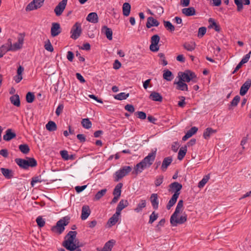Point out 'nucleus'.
I'll list each match as a JSON object with an SVG mask.
<instances>
[{
	"mask_svg": "<svg viewBox=\"0 0 251 251\" xmlns=\"http://www.w3.org/2000/svg\"><path fill=\"white\" fill-rule=\"evenodd\" d=\"M172 161L173 159L171 157H167L163 159L161 165L162 171L165 172L167 170L168 166L171 164Z\"/></svg>",
	"mask_w": 251,
	"mask_h": 251,
	"instance_id": "22",
	"label": "nucleus"
},
{
	"mask_svg": "<svg viewBox=\"0 0 251 251\" xmlns=\"http://www.w3.org/2000/svg\"><path fill=\"white\" fill-rule=\"evenodd\" d=\"M135 115L141 120H144L146 118V114L144 112L137 111L135 113Z\"/></svg>",
	"mask_w": 251,
	"mask_h": 251,
	"instance_id": "59",
	"label": "nucleus"
},
{
	"mask_svg": "<svg viewBox=\"0 0 251 251\" xmlns=\"http://www.w3.org/2000/svg\"><path fill=\"white\" fill-rule=\"evenodd\" d=\"M2 174L7 179H10L13 177V172L8 169L1 168L0 169Z\"/></svg>",
	"mask_w": 251,
	"mask_h": 251,
	"instance_id": "28",
	"label": "nucleus"
},
{
	"mask_svg": "<svg viewBox=\"0 0 251 251\" xmlns=\"http://www.w3.org/2000/svg\"><path fill=\"white\" fill-rule=\"evenodd\" d=\"M107 192L106 189H103L98 191L95 196L94 200L95 201L100 200L103 196H104Z\"/></svg>",
	"mask_w": 251,
	"mask_h": 251,
	"instance_id": "40",
	"label": "nucleus"
},
{
	"mask_svg": "<svg viewBox=\"0 0 251 251\" xmlns=\"http://www.w3.org/2000/svg\"><path fill=\"white\" fill-rule=\"evenodd\" d=\"M240 100V96L238 95L236 96L230 102V105L232 106H236L238 105Z\"/></svg>",
	"mask_w": 251,
	"mask_h": 251,
	"instance_id": "54",
	"label": "nucleus"
},
{
	"mask_svg": "<svg viewBox=\"0 0 251 251\" xmlns=\"http://www.w3.org/2000/svg\"><path fill=\"white\" fill-rule=\"evenodd\" d=\"M158 217V215L154 211L152 212L150 216L149 223L152 224Z\"/></svg>",
	"mask_w": 251,
	"mask_h": 251,
	"instance_id": "51",
	"label": "nucleus"
},
{
	"mask_svg": "<svg viewBox=\"0 0 251 251\" xmlns=\"http://www.w3.org/2000/svg\"><path fill=\"white\" fill-rule=\"evenodd\" d=\"M206 28L205 27H201L199 28L198 36L202 37L206 33Z\"/></svg>",
	"mask_w": 251,
	"mask_h": 251,
	"instance_id": "58",
	"label": "nucleus"
},
{
	"mask_svg": "<svg viewBox=\"0 0 251 251\" xmlns=\"http://www.w3.org/2000/svg\"><path fill=\"white\" fill-rule=\"evenodd\" d=\"M11 102L15 106L19 107L20 106V100L18 95H14L10 98Z\"/></svg>",
	"mask_w": 251,
	"mask_h": 251,
	"instance_id": "30",
	"label": "nucleus"
},
{
	"mask_svg": "<svg viewBox=\"0 0 251 251\" xmlns=\"http://www.w3.org/2000/svg\"><path fill=\"white\" fill-rule=\"evenodd\" d=\"M178 198V196H176V194H174L172 196L166 206V208L168 210L170 209L176 203Z\"/></svg>",
	"mask_w": 251,
	"mask_h": 251,
	"instance_id": "31",
	"label": "nucleus"
},
{
	"mask_svg": "<svg viewBox=\"0 0 251 251\" xmlns=\"http://www.w3.org/2000/svg\"><path fill=\"white\" fill-rule=\"evenodd\" d=\"M177 77L184 82H189L192 81L193 82H196L197 77L195 74L190 70H187L184 72H179L178 73Z\"/></svg>",
	"mask_w": 251,
	"mask_h": 251,
	"instance_id": "3",
	"label": "nucleus"
},
{
	"mask_svg": "<svg viewBox=\"0 0 251 251\" xmlns=\"http://www.w3.org/2000/svg\"><path fill=\"white\" fill-rule=\"evenodd\" d=\"M169 191L174 192V194H176V196H179L180 194V191L182 189V185L177 182H174L169 185Z\"/></svg>",
	"mask_w": 251,
	"mask_h": 251,
	"instance_id": "11",
	"label": "nucleus"
},
{
	"mask_svg": "<svg viewBox=\"0 0 251 251\" xmlns=\"http://www.w3.org/2000/svg\"><path fill=\"white\" fill-rule=\"evenodd\" d=\"M164 25L167 30L172 32L175 29V26L170 21H164Z\"/></svg>",
	"mask_w": 251,
	"mask_h": 251,
	"instance_id": "47",
	"label": "nucleus"
},
{
	"mask_svg": "<svg viewBox=\"0 0 251 251\" xmlns=\"http://www.w3.org/2000/svg\"><path fill=\"white\" fill-rule=\"evenodd\" d=\"M8 47H9L10 50H16L20 49L22 46L18 42L14 43L12 45L11 42H10V45H8Z\"/></svg>",
	"mask_w": 251,
	"mask_h": 251,
	"instance_id": "46",
	"label": "nucleus"
},
{
	"mask_svg": "<svg viewBox=\"0 0 251 251\" xmlns=\"http://www.w3.org/2000/svg\"><path fill=\"white\" fill-rule=\"evenodd\" d=\"M131 9V6L128 2H125L123 5V13L125 16H129Z\"/></svg>",
	"mask_w": 251,
	"mask_h": 251,
	"instance_id": "29",
	"label": "nucleus"
},
{
	"mask_svg": "<svg viewBox=\"0 0 251 251\" xmlns=\"http://www.w3.org/2000/svg\"><path fill=\"white\" fill-rule=\"evenodd\" d=\"M209 23L211 24L210 26L213 27L215 31L219 32L221 30V27L212 18H210L208 20Z\"/></svg>",
	"mask_w": 251,
	"mask_h": 251,
	"instance_id": "42",
	"label": "nucleus"
},
{
	"mask_svg": "<svg viewBox=\"0 0 251 251\" xmlns=\"http://www.w3.org/2000/svg\"><path fill=\"white\" fill-rule=\"evenodd\" d=\"M71 38L74 40H76L80 36L82 32L81 24L76 22L73 26L71 30Z\"/></svg>",
	"mask_w": 251,
	"mask_h": 251,
	"instance_id": "7",
	"label": "nucleus"
},
{
	"mask_svg": "<svg viewBox=\"0 0 251 251\" xmlns=\"http://www.w3.org/2000/svg\"><path fill=\"white\" fill-rule=\"evenodd\" d=\"M160 37L157 34L154 35L151 37V44L150 46V49L151 51L156 52L159 50V47L158 45Z\"/></svg>",
	"mask_w": 251,
	"mask_h": 251,
	"instance_id": "8",
	"label": "nucleus"
},
{
	"mask_svg": "<svg viewBox=\"0 0 251 251\" xmlns=\"http://www.w3.org/2000/svg\"><path fill=\"white\" fill-rule=\"evenodd\" d=\"M37 225L40 227H43L45 225V220L41 216H38L36 220Z\"/></svg>",
	"mask_w": 251,
	"mask_h": 251,
	"instance_id": "52",
	"label": "nucleus"
},
{
	"mask_svg": "<svg viewBox=\"0 0 251 251\" xmlns=\"http://www.w3.org/2000/svg\"><path fill=\"white\" fill-rule=\"evenodd\" d=\"M61 32L60 25L58 23H52L50 29L51 35L55 37L58 35Z\"/></svg>",
	"mask_w": 251,
	"mask_h": 251,
	"instance_id": "12",
	"label": "nucleus"
},
{
	"mask_svg": "<svg viewBox=\"0 0 251 251\" xmlns=\"http://www.w3.org/2000/svg\"><path fill=\"white\" fill-rule=\"evenodd\" d=\"M174 84H176V89L181 91H188V85L184 81L181 80L180 79H178V81L174 82Z\"/></svg>",
	"mask_w": 251,
	"mask_h": 251,
	"instance_id": "16",
	"label": "nucleus"
},
{
	"mask_svg": "<svg viewBox=\"0 0 251 251\" xmlns=\"http://www.w3.org/2000/svg\"><path fill=\"white\" fill-rule=\"evenodd\" d=\"M158 197L157 194L153 193L151 195L150 198L151 205L154 210H156L158 208L159 201Z\"/></svg>",
	"mask_w": 251,
	"mask_h": 251,
	"instance_id": "14",
	"label": "nucleus"
},
{
	"mask_svg": "<svg viewBox=\"0 0 251 251\" xmlns=\"http://www.w3.org/2000/svg\"><path fill=\"white\" fill-rule=\"evenodd\" d=\"M149 98L152 100L156 101L161 102L163 100L162 96L159 93L156 92H152L150 94Z\"/></svg>",
	"mask_w": 251,
	"mask_h": 251,
	"instance_id": "25",
	"label": "nucleus"
},
{
	"mask_svg": "<svg viewBox=\"0 0 251 251\" xmlns=\"http://www.w3.org/2000/svg\"><path fill=\"white\" fill-rule=\"evenodd\" d=\"M81 125L82 126L86 129H89L92 126V123L88 118L82 119Z\"/></svg>",
	"mask_w": 251,
	"mask_h": 251,
	"instance_id": "41",
	"label": "nucleus"
},
{
	"mask_svg": "<svg viewBox=\"0 0 251 251\" xmlns=\"http://www.w3.org/2000/svg\"><path fill=\"white\" fill-rule=\"evenodd\" d=\"M251 86V79H248L246 82L242 85L240 90V94L241 96H244L248 90Z\"/></svg>",
	"mask_w": 251,
	"mask_h": 251,
	"instance_id": "13",
	"label": "nucleus"
},
{
	"mask_svg": "<svg viewBox=\"0 0 251 251\" xmlns=\"http://www.w3.org/2000/svg\"><path fill=\"white\" fill-rule=\"evenodd\" d=\"M46 127L50 131H54L57 129V126L55 123L52 121H49L46 124Z\"/></svg>",
	"mask_w": 251,
	"mask_h": 251,
	"instance_id": "33",
	"label": "nucleus"
},
{
	"mask_svg": "<svg viewBox=\"0 0 251 251\" xmlns=\"http://www.w3.org/2000/svg\"><path fill=\"white\" fill-rule=\"evenodd\" d=\"M26 169H28V168L29 167H35L37 165V161L34 158L26 157Z\"/></svg>",
	"mask_w": 251,
	"mask_h": 251,
	"instance_id": "27",
	"label": "nucleus"
},
{
	"mask_svg": "<svg viewBox=\"0 0 251 251\" xmlns=\"http://www.w3.org/2000/svg\"><path fill=\"white\" fill-rule=\"evenodd\" d=\"M20 151L24 154H27L29 152L30 149L27 144H21L19 146Z\"/></svg>",
	"mask_w": 251,
	"mask_h": 251,
	"instance_id": "45",
	"label": "nucleus"
},
{
	"mask_svg": "<svg viewBox=\"0 0 251 251\" xmlns=\"http://www.w3.org/2000/svg\"><path fill=\"white\" fill-rule=\"evenodd\" d=\"M128 205V202L126 200H121L116 208V212L121 214V211Z\"/></svg>",
	"mask_w": 251,
	"mask_h": 251,
	"instance_id": "19",
	"label": "nucleus"
},
{
	"mask_svg": "<svg viewBox=\"0 0 251 251\" xmlns=\"http://www.w3.org/2000/svg\"><path fill=\"white\" fill-rule=\"evenodd\" d=\"M16 136L15 132H12V129L8 128L6 130L5 134L3 136V140L6 141H9L14 138Z\"/></svg>",
	"mask_w": 251,
	"mask_h": 251,
	"instance_id": "18",
	"label": "nucleus"
},
{
	"mask_svg": "<svg viewBox=\"0 0 251 251\" xmlns=\"http://www.w3.org/2000/svg\"><path fill=\"white\" fill-rule=\"evenodd\" d=\"M86 20L92 23L96 24L99 21L98 14L95 12L90 13L88 15Z\"/></svg>",
	"mask_w": 251,
	"mask_h": 251,
	"instance_id": "20",
	"label": "nucleus"
},
{
	"mask_svg": "<svg viewBox=\"0 0 251 251\" xmlns=\"http://www.w3.org/2000/svg\"><path fill=\"white\" fill-rule=\"evenodd\" d=\"M198 128L196 126H193L190 128L187 132L188 135L191 137L192 135L195 134L198 131Z\"/></svg>",
	"mask_w": 251,
	"mask_h": 251,
	"instance_id": "60",
	"label": "nucleus"
},
{
	"mask_svg": "<svg viewBox=\"0 0 251 251\" xmlns=\"http://www.w3.org/2000/svg\"><path fill=\"white\" fill-rule=\"evenodd\" d=\"M146 204L147 202L145 200H141L137 204L136 208L134 209V211L137 213L141 212L143 208L146 206Z\"/></svg>",
	"mask_w": 251,
	"mask_h": 251,
	"instance_id": "32",
	"label": "nucleus"
},
{
	"mask_svg": "<svg viewBox=\"0 0 251 251\" xmlns=\"http://www.w3.org/2000/svg\"><path fill=\"white\" fill-rule=\"evenodd\" d=\"M132 170V168L128 166H126L116 171L114 174V180L118 181L120 179L127 175Z\"/></svg>",
	"mask_w": 251,
	"mask_h": 251,
	"instance_id": "5",
	"label": "nucleus"
},
{
	"mask_svg": "<svg viewBox=\"0 0 251 251\" xmlns=\"http://www.w3.org/2000/svg\"><path fill=\"white\" fill-rule=\"evenodd\" d=\"M216 132V130H214L211 127H208L204 131L203 137L205 139H208L211 135L215 133Z\"/></svg>",
	"mask_w": 251,
	"mask_h": 251,
	"instance_id": "26",
	"label": "nucleus"
},
{
	"mask_svg": "<svg viewBox=\"0 0 251 251\" xmlns=\"http://www.w3.org/2000/svg\"><path fill=\"white\" fill-rule=\"evenodd\" d=\"M16 164L21 168L26 170V160L22 158H16L15 159Z\"/></svg>",
	"mask_w": 251,
	"mask_h": 251,
	"instance_id": "35",
	"label": "nucleus"
},
{
	"mask_svg": "<svg viewBox=\"0 0 251 251\" xmlns=\"http://www.w3.org/2000/svg\"><path fill=\"white\" fill-rule=\"evenodd\" d=\"M35 99V96L32 92H28L26 95V100L28 103L32 102Z\"/></svg>",
	"mask_w": 251,
	"mask_h": 251,
	"instance_id": "50",
	"label": "nucleus"
},
{
	"mask_svg": "<svg viewBox=\"0 0 251 251\" xmlns=\"http://www.w3.org/2000/svg\"><path fill=\"white\" fill-rule=\"evenodd\" d=\"M159 22L152 17H149L147 19L146 26L148 28H150L152 26H158L159 25Z\"/></svg>",
	"mask_w": 251,
	"mask_h": 251,
	"instance_id": "15",
	"label": "nucleus"
},
{
	"mask_svg": "<svg viewBox=\"0 0 251 251\" xmlns=\"http://www.w3.org/2000/svg\"><path fill=\"white\" fill-rule=\"evenodd\" d=\"M152 164L150 163L145 157L140 162L137 164L134 167L136 175L142 172L146 168H149Z\"/></svg>",
	"mask_w": 251,
	"mask_h": 251,
	"instance_id": "6",
	"label": "nucleus"
},
{
	"mask_svg": "<svg viewBox=\"0 0 251 251\" xmlns=\"http://www.w3.org/2000/svg\"><path fill=\"white\" fill-rule=\"evenodd\" d=\"M235 4L237 5V11L240 12L243 8V3L241 0H234Z\"/></svg>",
	"mask_w": 251,
	"mask_h": 251,
	"instance_id": "55",
	"label": "nucleus"
},
{
	"mask_svg": "<svg viewBox=\"0 0 251 251\" xmlns=\"http://www.w3.org/2000/svg\"><path fill=\"white\" fill-rule=\"evenodd\" d=\"M101 32L106 35L108 40H111L112 39L113 32L110 28L104 25L101 28Z\"/></svg>",
	"mask_w": 251,
	"mask_h": 251,
	"instance_id": "21",
	"label": "nucleus"
},
{
	"mask_svg": "<svg viewBox=\"0 0 251 251\" xmlns=\"http://www.w3.org/2000/svg\"><path fill=\"white\" fill-rule=\"evenodd\" d=\"M156 154V150L154 151H152L151 152L149 153L148 155L145 157L146 159L148 160V161L152 164L153 161L155 160V156Z\"/></svg>",
	"mask_w": 251,
	"mask_h": 251,
	"instance_id": "37",
	"label": "nucleus"
},
{
	"mask_svg": "<svg viewBox=\"0 0 251 251\" xmlns=\"http://www.w3.org/2000/svg\"><path fill=\"white\" fill-rule=\"evenodd\" d=\"M251 51H250L248 54H246L240 61L243 64L248 62L251 57Z\"/></svg>",
	"mask_w": 251,
	"mask_h": 251,
	"instance_id": "61",
	"label": "nucleus"
},
{
	"mask_svg": "<svg viewBox=\"0 0 251 251\" xmlns=\"http://www.w3.org/2000/svg\"><path fill=\"white\" fill-rule=\"evenodd\" d=\"M183 207V201L180 200L178 201L175 211L170 218V223L173 226H176L178 225H181L186 222L187 219V215L183 214L179 218L178 214L182 211Z\"/></svg>",
	"mask_w": 251,
	"mask_h": 251,
	"instance_id": "1",
	"label": "nucleus"
},
{
	"mask_svg": "<svg viewBox=\"0 0 251 251\" xmlns=\"http://www.w3.org/2000/svg\"><path fill=\"white\" fill-rule=\"evenodd\" d=\"M67 0H62L55 7L54 11L57 16H59L62 14L66 6Z\"/></svg>",
	"mask_w": 251,
	"mask_h": 251,
	"instance_id": "10",
	"label": "nucleus"
},
{
	"mask_svg": "<svg viewBox=\"0 0 251 251\" xmlns=\"http://www.w3.org/2000/svg\"><path fill=\"white\" fill-rule=\"evenodd\" d=\"M123 186L122 183H118L114 189L113 194L114 196H121V188Z\"/></svg>",
	"mask_w": 251,
	"mask_h": 251,
	"instance_id": "39",
	"label": "nucleus"
},
{
	"mask_svg": "<svg viewBox=\"0 0 251 251\" xmlns=\"http://www.w3.org/2000/svg\"><path fill=\"white\" fill-rule=\"evenodd\" d=\"M182 13L186 16H191L196 14V10L193 7L184 8L182 9Z\"/></svg>",
	"mask_w": 251,
	"mask_h": 251,
	"instance_id": "23",
	"label": "nucleus"
},
{
	"mask_svg": "<svg viewBox=\"0 0 251 251\" xmlns=\"http://www.w3.org/2000/svg\"><path fill=\"white\" fill-rule=\"evenodd\" d=\"M45 49L50 52H52L53 51V48L49 40H48L47 42L45 44L44 46Z\"/></svg>",
	"mask_w": 251,
	"mask_h": 251,
	"instance_id": "56",
	"label": "nucleus"
},
{
	"mask_svg": "<svg viewBox=\"0 0 251 251\" xmlns=\"http://www.w3.org/2000/svg\"><path fill=\"white\" fill-rule=\"evenodd\" d=\"M60 154L61 157L65 160H68L70 158H69L68 151L66 150L60 151Z\"/></svg>",
	"mask_w": 251,
	"mask_h": 251,
	"instance_id": "62",
	"label": "nucleus"
},
{
	"mask_svg": "<svg viewBox=\"0 0 251 251\" xmlns=\"http://www.w3.org/2000/svg\"><path fill=\"white\" fill-rule=\"evenodd\" d=\"M63 108L64 105L63 104H59L55 111V113L57 116H59L62 113Z\"/></svg>",
	"mask_w": 251,
	"mask_h": 251,
	"instance_id": "64",
	"label": "nucleus"
},
{
	"mask_svg": "<svg viewBox=\"0 0 251 251\" xmlns=\"http://www.w3.org/2000/svg\"><path fill=\"white\" fill-rule=\"evenodd\" d=\"M163 77L164 79L167 81H171L173 78L172 73L168 70L164 71Z\"/></svg>",
	"mask_w": 251,
	"mask_h": 251,
	"instance_id": "38",
	"label": "nucleus"
},
{
	"mask_svg": "<svg viewBox=\"0 0 251 251\" xmlns=\"http://www.w3.org/2000/svg\"><path fill=\"white\" fill-rule=\"evenodd\" d=\"M125 110L128 111L130 113H133L135 111V108L133 105L131 104H127L125 106Z\"/></svg>",
	"mask_w": 251,
	"mask_h": 251,
	"instance_id": "63",
	"label": "nucleus"
},
{
	"mask_svg": "<svg viewBox=\"0 0 251 251\" xmlns=\"http://www.w3.org/2000/svg\"><path fill=\"white\" fill-rule=\"evenodd\" d=\"M91 211L89 206L87 205H83L82 208L81 218L82 220H86L90 215Z\"/></svg>",
	"mask_w": 251,
	"mask_h": 251,
	"instance_id": "17",
	"label": "nucleus"
},
{
	"mask_svg": "<svg viewBox=\"0 0 251 251\" xmlns=\"http://www.w3.org/2000/svg\"><path fill=\"white\" fill-rule=\"evenodd\" d=\"M70 217L68 216L62 218L57 222L56 226L51 227V231L59 234L62 233L65 229L64 226L68 225Z\"/></svg>",
	"mask_w": 251,
	"mask_h": 251,
	"instance_id": "4",
	"label": "nucleus"
},
{
	"mask_svg": "<svg viewBox=\"0 0 251 251\" xmlns=\"http://www.w3.org/2000/svg\"><path fill=\"white\" fill-rule=\"evenodd\" d=\"M113 245L114 243L112 241L110 240L105 244L103 248L106 250H107V251H111Z\"/></svg>",
	"mask_w": 251,
	"mask_h": 251,
	"instance_id": "53",
	"label": "nucleus"
},
{
	"mask_svg": "<svg viewBox=\"0 0 251 251\" xmlns=\"http://www.w3.org/2000/svg\"><path fill=\"white\" fill-rule=\"evenodd\" d=\"M42 181L43 179H41V176H38L33 177L30 184L32 186H33L35 183L38 182H41Z\"/></svg>",
	"mask_w": 251,
	"mask_h": 251,
	"instance_id": "57",
	"label": "nucleus"
},
{
	"mask_svg": "<svg viewBox=\"0 0 251 251\" xmlns=\"http://www.w3.org/2000/svg\"><path fill=\"white\" fill-rule=\"evenodd\" d=\"M45 0H33L26 7V11H31L40 8L43 4Z\"/></svg>",
	"mask_w": 251,
	"mask_h": 251,
	"instance_id": "9",
	"label": "nucleus"
},
{
	"mask_svg": "<svg viewBox=\"0 0 251 251\" xmlns=\"http://www.w3.org/2000/svg\"><path fill=\"white\" fill-rule=\"evenodd\" d=\"M128 96L129 93L126 94V93L122 92L116 95H115L114 98L116 100H121L126 99Z\"/></svg>",
	"mask_w": 251,
	"mask_h": 251,
	"instance_id": "44",
	"label": "nucleus"
},
{
	"mask_svg": "<svg viewBox=\"0 0 251 251\" xmlns=\"http://www.w3.org/2000/svg\"><path fill=\"white\" fill-rule=\"evenodd\" d=\"M164 176L162 175L157 176L154 181V184L156 187L160 186L163 182Z\"/></svg>",
	"mask_w": 251,
	"mask_h": 251,
	"instance_id": "48",
	"label": "nucleus"
},
{
	"mask_svg": "<svg viewBox=\"0 0 251 251\" xmlns=\"http://www.w3.org/2000/svg\"><path fill=\"white\" fill-rule=\"evenodd\" d=\"M183 47L187 50L191 51L195 49L196 44L194 42H185Z\"/></svg>",
	"mask_w": 251,
	"mask_h": 251,
	"instance_id": "34",
	"label": "nucleus"
},
{
	"mask_svg": "<svg viewBox=\"0 0 251 251\" xmlns=\"http://www.w3.org/2000/svg\"><path fill=\"white\" fill-rule=\"evenodd\" d=\"M187 151L186 146L181 147L178 151L177 159L179 160H181L185 156Z\"/></svg>",
	"mask_w": 251,
	"mask_h": 251,
	"instance_id": "36",
	"label": "nucleus"
},
{
	"mask_svg": "<svg viewBox=\"0 0 251 251\" xmlns=\"http://www.w3.org/2000/svg\"><path fill=\"white\" fill-rule=\"evenodd\" d=\"M77 232L76 231H70L68 232L63 242V246L70 251H74L80 246L76 243L75 239L76 237Z\"/></svg>",
	"mask_w": 251,
	"mask_h": 251,
	"instance_id": "2",
	"label": "nucleus"
},
{
	"mask_svg": "<svg viewBox=\"0 0 251 251\" xmlns=\"http://www.w3.org/2000/svg\"><path fill=\"white\" fill-rule=\"evenodd\" d=\"M120 215V214L116 212L113 215V216L109 219L107 222V224L109 225V226H113L116 224V223L118 221Z\"/></svg>",
	"mask_w": 251,
	"mask_h": 251,
	"instance_id": "24",
	"label": "nucleus"
},
{
	"mask_svg": "<svg viewBox=\"0 0 251 251\" xmlns=\"http://www.w3.org/2000/svg\"><path fill=\"white\" fill-rule=\"evenodd\" d=\"M210 178V175L205 176L199 182L198 184V187L200 188H202L205 184L207 182Z\"/></svg>",
	"mask_w": 251,
	"mask_h": 251,
	"instance_id": "43",
	"label": "nucleus"
},
{
	"mask_svg": "<svg viewBox=\"0 0 251 251\" xmlns=\"http://www.w3.org/2000/svg\"><path fill=\"white\" fill-rule=\"evenodd\" d=\"M10 51L8 45H2L0 47V58L2 57L7 51Z\"/></svg>",
	"mask_w": 251,
	"mask_h": 251,
	"instance_id": "49",
	"label": "nucleus"
}]
</instances>
